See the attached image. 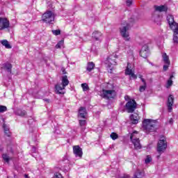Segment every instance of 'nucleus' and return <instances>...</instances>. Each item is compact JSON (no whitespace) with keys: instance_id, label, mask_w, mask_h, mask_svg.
Listing matches in <instances>:
<instances>
[{"instance_id":"48","label":"nucleus","mask_w":178,"mask_h":178,"mask_svg":"<svg viewBox=\"0 0 178 178\" xmlns=\"http://www.w3.org/2000/svg\"><path fill=\"white\" fill-rule=\"evenodd\" d=\"M24 177H25V178H29V175L25 174V175H24Z\"/></svg>"},{"instance_id":"31","label":"nucleus","mask_w":178,"mask_h":178,"mask_svg":"<svg viewBox=\"0 0 178 178\" xmlns=\"http://www.w3.org/2000/svg\"><path fill=\"white\" fill-rule=\"evenodd\" d=\"M6 111H8V108L6 106H0V113H3Z\"/></svg>"},{"instance_id":"47","label":"nucleus","mask_w":178,"mask_h":178,"mask_svg":"<svg viewBox=\"0 0 178 178\" xmlns=\"http://www.w3.org/2000/svg\"><path fill=\"white\" fill-rule=\"evenodd\" d=\"M43 101H44V102H48V103H49L50 102L49 99H44Z\"/></svg>"},{"instance_id":"1","label":"nucleus","mask_w":178,"mask_h":178,"mask_svg":"<svg viewBox=\"0 0 178 178\" xmlns=\"http://www.w3.org/2000/svg\"><path fill=\"white\" fill-rule=\"evenodd\" d=\"M166 19L170 29L173 31L174 44H178V23L175 22V17L172 15H167Z\"/></svg>"},{"instance_id":"14","label":"nucleus","mask_w":178,"mask_h":178,"mask_svg":"<svg viewBox=\"0 0 178 178\" xmlns=\"http://www.w3.org/2000/svg\"><path fill=\"white\" fill-rule=\"evenodd\" d=\"M92 38L95 40V41H99V42H101L102 41V33L99 31H95L92 34Z\"/></svg>"},{"instance_id":"50","label":"nucleus","mask_w":178,"mask_h":178,"mask_svg":"<svg viewBox=\"0 0 178 178\" xmlns=\"http://www.w3.org/2000/svg\"><path fill=\"white\" fill-rule=\"evenodd\" d=\"M149 63L150 65H152V66H154V64H153L152 63L149 62Z\"/></svg>"},{"instance_id":"5","label":"nucleus","mask_w":178,"mask_h":178,"mask_svg":"<svg viewBox=\"0 0 178 178\" xmlns=\"http://www.w3.org/2000/svg\"><path fill=\"white\" fill-rule=\"evenodd\" d=\"M117 59L118 56L116 54H112L110 55L105 60V64L107 65V69L109 73H112V70H113V66H116Z\"/></svg>"},{"instance_id":"21","label":"nucleus","mask_w":178,"mask_h":178,"mask_svg":"<svg viewBox=\"0 0 178 178\" xmlns=\"http://www.w3.org/2000/svg\"><path fill=\"white\" fill-rule=\"evenodd\" d=\"M3 69L6 70L8 73H12V64L9 63L3 64Z\"/></svg>"},{"instance_id":"37","label":"nucleus","mask_w":178,"mask_h":178,"mask_svg":"<svg viewBox=\"0 0 178 178\" xmlns=\"http://www.w3.org/2000/svg\"><path fill=\"white\" fill-rule=\"evenodd\" d=\"M139 79H140L143 85L147 86V82L145 81V79H144V78H143V75H140Z\"/></svg>"},{"instance_id":"36","label":"nucleus","mask_w":178,"mask_h":178,"mask_svg":"<svg viewBox=\"0 0 178 178\" xmlns=\"http://www.w3.org/2000/svg\"><path fill=\"white\" fill-rule=\"evenodd\" d=\"M53 178H63V177L60 175V173L56 172Z\"/></svg>"},{"instance_id":"29","label":"nucleus","mask_w":178,"mask_h":178,"mask_svg":"<svg viewBox=\"0 0 178 178\" xmlns=\"http://www.w3.org/2000/svg\"><path fill=\"white\" fill-rule=\"evenodd\" d=\"M81 87L83 88V91H88V90H90V88L88 87V85L86 83H82Z\"/></svg>"},{"instance_id":"40","label":"nucleus","mask_w":178,"mask_h":178,"mask_svg":"<svg viewBox=\"0 0 178 178\" xmlns=\"http://www.w3.org/2000/svg\"><path fill=\"white\" fill-rule=\"evenodd\" d=\"M3 128L4 131H6V130H9V127H8V125H6V124H3Z\"/></svg>"},{"instance_id":"4","label":"nucleus","mask_w":178,"mask_h":178,"mask_svg":"<svg viewBox=\"0 0 178 178\" xmlns=\"http://www.w3.org/2000/svg\"><path fill=\"white\" fill-rule=\"evenodd\" d=\"M166 148H168V142H166V138L161 136L157 144L156 151L159 154V156H157V159L161 158V155H162V154L166 151Z\"/></svg>"},{"instance_id":"51","label":"nucleus","mask_w":178,"mask_h":178,"mask_svg":"<svg viewBox=\"0 0 178 178\" xmlns=\"http://www.w3.org/2000/svg\"><path fill=\"white\" fill-rule=\"evenodd\" d=\"M161 17L159 15L157 16V19H159Z\"/></svg>"},{"instance_id":"43","label":"nucleus","mask_w":178,"mask_h":178,"mask_svg":"<svg viewBox=\"0 0 178 178\" xmlns=\"http://www.w3.org/2000/svg\"><path fill=\"white\" fill-rule=\"evenodd\" d=\"M170 124H173V118H170L168 121Z\"/></svg>"},{"instance_id":"32","label":"nucleus","mask_w":178,"mask_h":178,"mask_svg":"<svg viewBox=\"0 0 178 178\" xmlns=\"http://www.w3.org/2000/svg\"><path fill=\"white\" fill-rule=\"evenodd\" d=\"M147 88V85L140 86L139 88L140 92H144Z\"/></svg>"},{"instance_id":"33","label":"nucleus","mask_w":178,"mask_h":178,"mask_svg":"<svg viewBox=\"0 0 178 178\" xmlns=\"http://www.w3.org/2000/svg\"><path fill=\"white\" fill-rule=\"evenodd\" d=\"M52 33L54 35H60V30L58 29V30H53L52 31Z\"/></svg>"},{"instance_id":"15","label":"nucleus","mask_w":178,"mask_h":178,"mask_svg":"<svg viewBox=\"0 0 178 178\" xmlns=\"http://www.w3.org/2000/svg\"><path fill=\"white\" fill-rule=\"evenodd\" d=\"M154 8L156 12H168L167 5L154 6Z\"/></svg>"},{"instance_id":"3","label":"nucleus","mask_w":178,"mask_h":178,"mask_svg":"<svg viewBox=\"0 0 178 178\" xmlns=\"http://www.w3.org/2000/svg\"><path fill=\"white\" fill-rule=\"evenodd\" d=\"M129 30H130L129 23L125 22L121 24L120 33L124 41H130V33H129Z\"/></svg>"},{"instance_id":"20","label":"nucleus","mask_w":178,"mask_h":178,"mask_svg":"<svg viewBox=\"0 0 178 178\" xmlns=\"http://www.w3.org/2000/svg\"><path fill=\"white\" fill-rule=\"evenodd\" d=\"M1 43L2 44V46L5 47V48H6L7 49H12V46L10 45V44H9V42L8 40H3L1 41Z\"/></svg>"},{"instance_id":"22","label":"nucleus","mask_w":178,"mask_h":178,"mask_svg":"<svg viewBox=\"0 0 178 178\" xmlns=\"http://www.w3.org/2000/svg\"><path fill=\"white\" fill-rule=\"evenodd\" d=\"M15 115H17V116H26L27 113L24 110L18 109L15 111Z\"/></svg>"},{"instance_id":"24","label":"nucleus","mask_w":178,"mask_h":178,"mask_svg":"<svg viewBox=\"0 0 178 178\" xmlns=\"http://www.w3.org/2000/svg\"><path fill=\"white\" fill-rule=\"evenodd\" d=\"M94 67H95V64H94V63H92V62H89L88 63V66L86 67V70L88 72H91L94 69Z\"/></svg>"},{"instance_id":"26","label":"nucleus","mask_w":178,"mask_h":178,"mask_svg":"<svg viewBox=\"0 0 178 178\" xmlns=\"http://www.w3.org/2000/svg\"><path fill=\"white\" fill-rule=\"evenodd\" d=\"M172 77H173L172 75L170 76V79L167 81L166 88H169L170 87H171V86H172V84H173V81H172Z\"/></svg>"},{"instance_id":"6","label":"nucleus","mask_w":178,"mask_h":178,"mask_svg":"<svg viewBox=\"0 0 178 178\" xmlns=\"http://www.w3.org/2000/svg\"><path fill=\"white\" fill-rule=\"evenodd\" d=\"M100 97L104 99H115L116 97V91L115 90L103 89L100 92Z\"/></svg>"},{"instance_id":"12","label":"nucleus","mask_w":178,"mask_h":178,"mask_svg":"<svg viewBox=\"0 0 178 178\" xmlns=\"http://www.w3.org/2000/svg\"><path fill=\"white\" fill-rule=\"evenodd\" d=\"M140 55L142 58H144L146 59V58H148V55H149V49H148V45L145 44L142 47V49L140 51Z\"/></svg>"},{"instance_id":"44","label":"nucleus","mask_w":178,"mask_h":178,"mask_svg":"<svg viewBox=\"0 0 178 178\" xmlns=\"http://www.w3.org/2000/svg\"><path fill=\"white\" fill-rule=\"evenodd\" d=\"M124 99H125V101H128V99H130V97H129V95H126L124 97Z\"/></svg>"},{"instance_id":"25","label":"nucleus","mask_w":178,"mask_h":178,"mask_svg":"<svg viewBox=\"0 0 178 178\" xmlns=\"http://www.w3.org/2000/svg\"><path fill=\"white\" fill-rule=\"evenodd\" d=\"M132 73H133V70L130 69V63H128L127 69L125 70V74L130 76Z\"/></svg>"},{"instance_id":"18","label":"nucleus","mask_w":178,"mask_h":178,"mask_svg":"<svg viewBox=\"0 0 178 178\" xmlns=\"http://www.w3.org/2000/svg\"><path fill=\"white\" fill-rule=\"evenodd\" d=\"M79 115L80 118L86 119V115H87V109L85 107H81L79 111Z\"/></svg>"},{"instance_id":"23","label":"nucleus","mask_w":178,"mask_h":178,"mask_svg":"<svg viewBox=\"0 0 178 178\" xmlns=\"http://www.w3.org/2000/svg\"><path fill=\"white\" fill-rule=\"evenodd\" d=\"M163 60L165 65H170V61L169 60V56L166 55V53H163Z\"/></svg>"},{"instance_id":"35","label":"nucleus","mask_w":178,"mask_h":178,"mask_svg":"<svg viewBox=\"0 0 178 178\" xmlns=\"http://www.w3.org/2000/svg\"><path fill=\"white\" fill-rule=\"evenodd\" d=\"M152 161V159L149 156H147L146 159L145 160V163H149Z\"/></svg>"},{"instance_id":"30","label":"nucleus","mask_w":178,"mask_h":178,"mask_svg":"<svg viewBox=\"0 0 178 178\" xmlns=\"http://www.w3.org/2000/svg\"><path fill=\"white\" fill-rule=\"evenodd\" d=\"M63 44H64V41L60 40L56 45V48L57 49L62 48V47H63Z\"/></svg>"},{"instance_id":"10","label":"nucleus","mask_w":178,"mask_h":178,"mask_svg":"<svg viewBox=\"0 0 178 178\" xmlns=\"http://www.w3.org/2000/svg\"><path fill=\"white\" fill-rule=\"evenodd\" d=\"M10 23L6 17H0V30H5L6 29H9Z\"/></svg>"},{"instance_id":"19","label":"nucleus","mask_w":178,"mask_h":178,"mask_svg":"<svg viewBox=\"0 0 178 178\" xmlns=\"http://www.w3.org/2000/svg\"><path fill=\"white\" fill-rule=\"evenodd\" d=\"M61 85L65 88L69 86V79H67V76L65 75L62 77Z\"/></svg>"},{"instance_id":"9","label":"nucleus","mask_w":178,"mask_h":178,"mask_svg":"<svg viewBox=\"0 0 178 178\" xmlns=\"http://www.w3.org/2000/svg\"><path fill=\"white\" fill-rule=\"evenodd\" d=\"M126 108L127 109L128 113H133L136 108H137V103L136 100H130L126 104Z\"/></svg>"},{"instance_id":"49","label":"nucleus","mask_w":178,"mask_h":178,"mask_svg":"<svg viewBox=\"0 0 178 178\" xmlns=\"http://www.w3.org/2000/svg\"><path fill=\"white\" fill-rule=\"evenodd\" d=\"M152 19H153V20H154V22H156V20H155V15H153Z\"/></svg>"},{"instance_id":"38","label":"nucleus","mask_w":178,"mask_h":178,"mask_svg":"<svg viewBox=\"0 0 178 178\" xmlns=\"http://www.w3.org/2000/svg\"><path fill=\"white\" fill-rule=\"evenodd\" d=\"M126 3L127 6H131V4L133 3V0H127Z\"/></svg>"},{"instance_id":"7","label":"nucleus","mask_w":178,"mask_h":178,"mask_svg":"<svg viewBox=\"0 0 178 178\" xmlns=\"http://www.w3.org/2000/svg\"><path fill=\"white\" fill-rule=\"evenodd\" d=\"M42 22L49 24H54L55 20V14L51 10L46 11L42 16Z\"/></svg>"},{"instance_id":"13","label":"nucleus","mask_w":178,"mask_h":178,"mask_svg":"<svg viewBox=\"0 0 178 178\" xmlns=\"http://www.w3.org/2000/svg\"><path fill=\"white\" fill-rule=\"evenodd\" d=\"M175 102V98L173 97V95H170L168 97V102H167V106L168 109V112H172L173 110V104Z\"/></svg>"},{"instance_id":"45","label":"nucleus","mask_w":178,"mask_h":178,"mask_svg":"<svg viewBox=\"0 0 178 178\" xmlns=\"http://www.w3.org/2000/svg\"><path fill=\"white\" fill-rule=\"evenodd\" d=\"M120 178H130V176L127 175H124V176L121 177Z\"/></svg>"},{"instance_id":"41","label":"nucleus","mask_w":178,"mask_h":178,"mask_svg":"<svg viewBox=\"0 0 178 178\" xmlns=\"http://www.w3.org/2000/svg\"><path fill=\"white\" fill-rule=\"evenodd\" d=\"M168 69H169V65L165 64L163 65V70L164 72H166V70H168Z\"/></svg>"},{"instance_id":"2","label":"nucleus","mask_w":178,"mask_h":178,"mask_svg":"<svg viewBox=\"0 0 178 178\" xmlns=\"http://www.w3.org/2000/svg\"><path fill=\"white\" fill-rule=\"evenodd\" d=\"M143 129L145 133H152L156 131V120L145 119L143 121Z\"/></svg>"},{"instance_id":"46","label":"nucleus","mask_w":178,"mask_h":178,"mask_svg":"<svg viewBox=\"0 0 178 178\" xmlns=\"http://www.w3.org/2000/svg\"><path fill=\"white\" fill-rule=\"evenodd\" d=\"M62 72H63V74H66V70H65L64 68L62 69Z\"/></svg>"},{"instance_id":"39","label":"nucleus","mask_w":178,"mask_h":178,"mask_svg":"<svg viewBox=\"0 0 178 178\" xmlns=\"http://www.w3.org/2000/svg\"><path fill=\"white\" fill-rule=\"evenodd\" d=\"M4 133L7 137H10V131L9 130L4 131Z\"/></svg>"},{"instance_id":"34","label":"nucleus","mask_w":178,"mask_h":178,"mask_svg":"<svg viewBox=\"0 0 178 178\" xmlns=\"http://www.w3.org/2000/svg\"><path fill=\"white\" fill-rule=\"evenodd\" d=\"M87 124V121H86V120H79V124L81 127L86 126V124Z\"/></svg>"},{"instance_id":"42","label":"nucleus","mask_w":178,"mask_h":178,"mask_svg":"<svg viewBox=\"0 0 178 178\" xmlns=\"http://www.w3.org/2000/svg\"><path fill=\"white\" fill-rule=\"evenodd\" d=\"M129 76H131V77H132L133 79H137V76L133 72Z\"/></svg>"},{"instance_id":"17","label":"nucleus","mask_w":178,"mask_h":178,"mask_svg":"<svg viewBox=\"0 0 178 178\" xmlns=\"http://www.w3.org/2000/svg\"><path fill=\"white\" fill-rule=\"evenodd\" d=\"M131 120L132 124H137L138 123V120H140V117L138 116V114L134 113L131 115Z\"/></svg>"},{"instance_id":"8","label":"nucleus","mask_w":178,"mask_h":178,"mask_svg":"<svg viewBox=\"0 0 178 178\" xmlns=\"http://www.w3.org/2000/svg\"><path fill=\"white\" fill-rule=\"evenodd\" d=\"M137 131H134V133H132L130 136V140L132 143V144H134V148L135 149H141L142 146H141V143H140V138H136L135 134H137Z\"/></svg>"},{"instance_id":"28","label":"nucleus","mask_w":178,"mask_h":178,"mask_svg":"<svg viewBox=\"0 0 178 178\" xmlns=\"http://www.w3.org/2000/svg\"><path fill=\"white\" fill-rule=\"evenodd\" d=\"M111 138H112V140H118V138H119V135H118V134L113 132L111 133V134L110 135Z\"/></svg>"},{"instance_id":"27","label":"nucleus","mask_w":178,"mask_h":178,"mask_svg":"<svg viewBox=\"0 0 178 178\" xmlns=\"http://www.w3.org/2000/svg\"><path fill=\"white\" fill-rule=\"evenodd\" d=\"M2 158H3V161H5V162H6L7 163H9V161H10V157H9L8 156V154H3L2 155Z\"/></svg>"},{"instance_id":"16","label":"nucleus","mask_w":178,"mask_h":178,"mask_svg":"<svg viewBox=\"0 0 178 178\" xmlns=\"http://www.w3.org/2000/svg\"><path fill=\"white\" fill-rule=\"evenodd\" d=\"M56 94H65V87L62 86V83H58L55 86Z\"/></svg>"},{"instance_id":"11","label":"nucleus","mask_w":178,"mask_h":178,"mask_svg":"<svg viewBox=\"0 0 178 178\" xmlns=\"http://www.w3.org/2000/svg\"><path fill=\"white\" fill-rule=\"evenodd\" d=\"M73 152L76 158H79L81 159L83 158V149L79 145H75L73 147Z\"/></svg>"}]
</instances>
